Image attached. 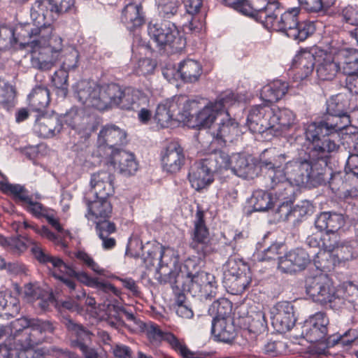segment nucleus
I'll list each match as a JSON object with an SVG mask.
<instances>
[{
    "instance_id": "obj_1",
    "label": "nucleus",
    "mask_w": 358,
    "mask_h": 358,
    "mask_svg": "<svg viewBox=\"0 0 358 358\" xmlns=\"http://www.w3.org/2000/svg\"><path fill=\"white\" fill-rule=\"evenodd\" d=\"M260 167L267 180V187L274 191L280 200L290 201L294 194V186L307 184L312 175L313 162L316 159H295L288 161V156L275 148L264 151Z\"/></svg>"
},
{
    "instance_id": "obj_2",
    "label": "nucleus",
    "mask_w": 358,
    "mask_h": 358,
    "mask_svg": "<svg viewBox=\"0 0 358 358\" xmlns=\"http://www.w3.org/2000/svg\"><path fill=\"white\" fill-rule=\"evenodd\" d=\"M78 100L87 107L105 110L114 106L125 110L134 108L138 92L122 90L116 84L99 85L93 81L80 80L74 86Z\"/></svg>"
},
{
    "instance_id": "obj_3",
    "label": "nucleus",
    "mask_w": 358,
    "mask_h": 358,
    "mask_svg": "<svg viewBox=\"0 0 358 358\" xmlns=\"http://www.w3.org/2000/svg\"><path fill=\"white\" fill-rule=\"evenodd\" d=\"M75 0H36L31 9V17L34 22L36 28L24 30L27 35L20 33L21 37L25 41L26 38L31 41H24L34 48H47L46 52H52L53 50L47 47L49 45L50 35L52 31L51 24L59 15L69 12L74 6Z\"/></svg>"
},
{
    "instance_id": "obj_4",
    "label": "nucleus",
    "mask_w": 358,
    "mask_h": 358,
    "mask_svg": "<svg viewBox=\"0 0 358 358\" xmlns=\"http://www.w3.org/2000/svg\"><path fill=\"white\" fill-rule=\"evenodd\" d=\"M143 246L142 250L144 256L143 260L147 267H156L155 278L160 283H174L180 277L182 266L174 252L171 249H165L162 245H154L147 250Z\"/></svg>"
},
{
    "instance_id": "obj_5",
    "label": "nucleus",
    "mask_w": 358,
    "mask_h": 358,
    "mask_svg": "<svg viewBox=\"0 0 358 358\" xmlns=\"http://www.w3.org/2000/svg\"><path fill=\"white\" fill-rule=\"evenodd\" d=\"M324 120L317 122L308 123L305 126V136L306 141L310 142L312 148L309 152V157L313 159L324 160L331 152L338 150L340 145L338 141L332 138L330 134H327Z\"/></svg>"
},
{
    "instance_id": "obj_6",
    "label": "nucleus",
    "mask_w": 358,
    "mask_h": 358,
    "mask_svg": "<svg viewBox=\"0 0 358 358\" xmlns=\"http://www.w3.org/2000/svg\"><path fill=\"white\" fill-rule=\"evenodd\" d=\"M34 254L41 264H50L55 268L58 269L64 273L67 274L70 277H74L82 283L98 289V291L105 294H113L114 296H119L120 292L108 282H99L97 278L90 277L85 272H76L71 266L65 264L63 260L59 257L51 256L50 255H45L41 249L36 246L32 249Z\"/></svg>"
},
{
    "instance_id": "obj_7",
    "label": "nucleus",
    "mask_w": 358,
    "mask_h": 358,
    "mask_svg": "<svg viewBox=\"0 0 358 358\" xmlns=\"http://www.w3.org/2000/svg\"><path fill=\"white\" fill-rule=\"evenodd\" d=\"M306 291L312 299L322 305L329 304L335 310L343 308L344 299L336 291L331 280L324 273L308 276L306 279Z\"/></svg>"
},
{
    "instance_id": "obj_8",
    "label": "nucleus",
    "mask_w": 358,
    "mask_h": 358,
    "mask_svg": "<svg viewBox=\"0 0 358 358\" xmlns=\"http://www.w3.org/2000/svg\"><path fill=\"white\" fill-rule=\"evenodd\" d=\"M299 13L298 8L287 10L275 22L272 30L282 31L294 40L303 41L314 33L315 28L313 22H299Z\"/></svg>"
},
{
    "instance_id": "obj_9",
    "label": "nucleus",
    "mask_w": 358,
    "mask_h": 358,
    "mask_svg": "<svg viewBox=\"0 0 358 358\" xmlns=\"http://www.w3.org/2000/svg\"><path fill=\"white\" fill-rule=\"evenodd\" d=\"M235 94L231 92H226L221 94L215 102H210L200 110L192 120V127L210 128L215 120H217L224 109L233 106L236 102Z\"/></svg>"
},
{
    "instance_id": "obj_10",
    "label": "nucleus",
    "mask_w": 358,
    "mask_h": 358,
    "mask_svg": "<svg viewBox=\"0 0 358 358\" xmlns=\"http://www.w3.org/2000/svg\"><path fill=\"white\" fill-rule=\"evenodd\" d=\"M148 32L150 38L160 48L169 45L178 50L185 45V39L180 36L175 24L169 21L150 22L148 25Z\"/></svg>"
},
{
    "instance_id": "obj_11",
    "label": "nucleus",
    "mask_w": 358,
    "mask_h": 358,
    "mask_svg": "<svg viewBox=\"0 0 358 358\" xmlns=\"http://www.w3.org/2000/svg\"><path fill=\"white\" fill-rule=\"evenodd\" d=\"M194 266V262L187 260L183 266V269L182 268L186 275L187 282L189 283L188 291L193 295H200L206 299H211L215 297L216 287L214 276L204 271H196L193 273L189 269Z\"/></svg>"
},
{
    "instance_id": "obj_12",
    "label": "nucleus",
    "mask_w": 358,
    "mask_h": 358,
    "mask_svg": "<svg viewBox=\"0 0 358 358\" xmlns=\"http://www.w3.org/2000/svg\"><path fill=\"white\" fill-rule=\"evenodd\" d=\"M279 13L278 2H268V0H249L241 12L255 18L268 29H272Z\"/></svg>"
},
{
    "instance_id": "obj_13",
    "label": "nucleus",
    "mask_w": 358,
    "mask_h": 358,
    "mask_svg": "<svg viewBox=\"0 0 358 358\" xmlns=\"http://www.w3.org/2000/svg\"><path fill=\"white\" fill-rule=\"evenodd\" d=\"M32 319L21 317L10 322L7 327V331L10 330V334L14 340V348L3 344L0 345V358H27L25 352L19 348L17 340L22 338V334L27 330L31 329Z\"/></svg>"
},
{
    "instance_id": "obj_14",
    "label": "nucleus",
    "mask_w": 358,
    "mask_h": 358,
    "mask_svg": "<svg viewBox=\"0 0 358 358\" xmlns=\"http://www.w3.org/2000/svg\"><path fill=\"white\" fill-rule=\"evenodd\" d=\"M203 217V212L198 210L196 213L195 220L194 222V228L190 243L191 248H192L200 257H204L213 251L208 229L206 226Z\"/></svg>"
},
{
    "instance_id": "obj_15",
    "label": "nucleus",
    "mask_w": 358,
    "mask_h": 358,
    "mask_svg": "<svg viewBox=\"0 0 358 358\" xmlns=\"http://www.w3.org/2000/svg\"><path fill=\"white\" fill-rule=\"evenodd\" d=\"M220 115L210 133L220 143H233L241 134L238 123L231 117L227 108Z\"/></svg>"
},
{
    "instance_id": "obj_16",
    "label": "nucleus",
    "mask_w": 358,
    "mask_h": 358,
    "mask_svg": "<svg viewBox=\"0 0 358 358\" xmlns=\"http://www.w3.org/2000/svg\"><path fill=\"white\" fill-rule=\"evenodd\" d=\"M53 324L49 321L32 319L31 329L27 330L22 338L17 340V345L22 350H29L41 344L44 340L43 334L52 333Z\"/></svg>"
},
{
    "instance_id": "obj_17",
    "label": "nucleus",
    "mask_w": 358,
    "mask_h": 358,
    "mask_svg": "<svg viewBox=\"0 0 358 358\" xmlns=\"http://www.w3.org/2000/svg\"><path fill=\"white\" fill-rule=\"evenodd\" d=\"M127 143V134L125 131L115 124H107L100 130L97 145L103 150L109 149L112 153L118 150V146Z\"/></svg>"
},
{
    "instance_id": "obj_18",
    "label": "nucleus",
    "mask_w": 358,
    "mask_h": 358,
    "mask_svg": "<svg viewBox=\"0 0 358 358\" xmlns=\"http://www.w3.org/2000/svg\"><path fill=\"white\" fill-rule=\"evenodd\" d=\"M273 108L268 106L257 105L251 108L247 117V124L253 133H262L271 129Z\"/></svg>"
},
{
    "instance_id": "obj_19",
    "label": "nucleus",
    "mask_w": 358,
    "mask_h": 358,
    "mask_svg": "<svg viewBox=\"0 0 358 358\" xmlns=\"http://www.w3.org/2000/svg\"><path fill=\"white\" fill-rule=\"evenodd\" d=\"M272 324L278 331H289L295 324L293 305L287 301L278 302L272 311Z\"/></svg>"
},
{
    "instance_id": "obj_20",
    "label": "nucleus",
    "mask_w": 358,
    "mask_h": 358,
    "mask_svg": "<svg viewBox=\"0 0 358 358\" xmlns=\"http://www.w3.org/2000/svg\"><path fill=\"white\" fill-rule=\"evenodd\" d=\"M316 73L320 80H331L341 70L340 63L331 52L316 50Z\"/></svg>"
},
{
    "instance_id": "obj_21",
    "label": "nucleus",
    "mask_w": 358,
    "mask_h": 358,
    "mask_svg": "<svg viewBox=\"0 0 358 358\" xmlns=\"http://www.w3.org/2000/svg\"><path fill=\"white\" fill-rule=\"evenodd\" d=\"M329 319L322 312L316 313L305 322L303 332L311 343H316L325 338L327 335Z\"/></svg>"
},
{
    "instance_id": "obj_22",
    "label": "nucleus",
    "mask_w": 358,
    "mask_h": 358,
    "mask_svg": "<svg viewBox=\"0 0 358 358\" xmlns=\"http://www.w3.org/2000/svg\"><path fill=\"white\" fill-rule=\"evenodd\" d=\"M185 160L184 150L179 143H169L162 157L164 170L169 173H176L180 171Z\"/></svg>"
},
{
    "instance_id": "obj_23",
    "label": "nucleus",
    "mask_w": 358,
    "mask_h": 358,
    "mask_svg": "<svg viewBox=\"0 0 358 358\" xmlns=\"http://www.w3.org/2000/svg\"><path fill=\"white\" fill-rule=\"evenodd\" d=\"M87 208L85 217L98 226L101 222H111L109 218L111 216L113 207L108 198H96L94 201L86 200Z\"/></svg>"
},
{
    "instance_id": "obj_24",
    "label": "nucleus",
    "mask_w": 358,
    "mask_h": 358,
    "mask_svg": "<svg viewBox=\"0 0 358 358\" xmlns=\"http://www.w3.org/2000/svg\"><path fill=\"white\" fill-rule=\"evenodd\" d=\"M188 177L193 188L196 190L203 189L213 181L212 167L204 159L191 166Z\"/></svg>"
},
{
    "instance_id": "obj_25",
    "label": "nucleus",
    "mask_w": 358,
    "mask_h": 358,
    "mask_svg": "<svg viewBox=\"0 0 358 358\" xmlns=\"http://www.w3.org/2000/svg\"><path fill=\"white\" fill-rule=\"evenodd\" d=\"M91 190L96 198H108L114 193L113 176L108 171H99L91 176Z\"/></svg>"
},
{
    "instance_id": "obj_26",
    "label": "nucleus",
    "mask_w": 358,
    "mask_h": 358,
    "mask_svg": "<svg viewBox=\"0 0 358 358\" xmlns=\"http://www.w3.org/2000/svg\"><path fill=\"white\" fill-rule=\"evenodd\" d=\"M0 245L6 248L8 251L15 255H20L27 250L28 247H31V252L36 260L37 258L32 251V249L34 248V246L39 248L45 255H50L45 251V250L39 243L22 236H13L9 238H6L5 237L0 235Z\"/></svg>"
},
{
    "instance_id": "obj_27",
    "label": "nucleus",
    "mask_w": 358,
    "mask_h": 358,
    "mask_svg": "<svg viewBox=\"0 0 358 358\" xmlns=\"http://www.w3.org/2000/svg\"><path fill=\"white\" fill-rule=\"evenodd\" d=\"M324 121V126H326L327 134H330L333 138L336 133L339 131L344 129H349L350 133L357 136V129L356 127H351V116L350 113L346 115L341 114H327L325 117L323 119Z\"/></svg>"
},
{
    "instance_id": "obj_28",
    "label": "nucleus",
    "mask_w": 358,
    "mask_h": 358,
    "mask_svg": "<svg viewBox=\"0 0 358 358\" xmlns=\"http://www.w3.org/2000/svg\"><path fill=\"white\" fill-rule=\"evenodd\" d=\"M111 163L125 176L135 174L138 169L134 155L123 150H117L112 153Z\"/></svg>"
},
{
    "instance_id": "obj_29",
    "label": "nucleus",
    "mask_w": 358,
    "mask_h": 358,
    "mask_svg": "<svg viewBox=\"0 0 358 358\" xmlns=\"http://www.w3.org/2000/svg\"><path fill=\"white\" fill-rule=\"evenodd\" d=\"M211 331L217 341L226 343H231L236 336L232 318L213 319Z\"/></svg>"
},
{
    "instance_id": "obj_30",
    "label": "nucleus",
    "mask_w": 358,
    "mask_h": 358,
    "mask_svg": "<svg viewBox=\"0 0 358 358\" xmlns=\"http://www.w3.org/2000/svg\"><path fill=\"white\" fill-rule=\"evenodd\" d=\"M316 62V50L314 53L303 51L294 58L296 73L294 78L299 80L306 79L313 71Z\"/></svg>"
},
{
    "instance_id": "obj_31",
    "label": "nucleus",
    "mask_w": 358,
    "mask_h": 358,
    "mask_svg": "<svg viewBox=\"0 0 358 358\" xmlns=\"http://www.w3.org/2000/svg\"><path fill=\"white\" fill-rule=\"evenodd\" d=\"M28 106L31 111L43 114L50 103V92L44 86H38L28 95Z\"/></svg>"
},
{
    "instance_id": "obj_32",
    "label": "nucleus",
    "mask_w": 358,
    "mask_h": 358,
    "mask_svg": "<svg viewBox=\"0 0 358 358\" xmlns=\"http://www.w3.org/2000/svg\"><path fill=\"white\" fill-rule=\"evenodd\" d=\"M62 124L57 115L42 116L36 120V132L43 138L52 137L62 130Z\"/></svg>"
},
{
    "instance_id": "obj_33",
    "label": "nucleus",
    "mask_w": 358,
    "mask_h": 358,
    "mask_svg": "<svg viewBox=\"0 0 358 358\" xmlns=\"http://www.w3.org/2000/svg\"><path fill=\"white\" fill-rule=\"evenodd\" d=\"M344 223L345 220L341 214L323 212L317 217L315 226L320 231L336 232Z\"/></svg>"
},
{
    "instance_id": "obj_34",
    "label": "nucleus",
    "mask_w": 358,
    "mask_h": 358,
    "mask_svg": "<svg viewBox=\"0 0 358 358\" xmlns=\"http://www.w3.org/2000/svg\"><path fill=\"white\" fill-rule=\"evenodd\" d=\"M121 20L130 31L140 27L144 23L141 6L133 3H128L122 10Z\"/></svg>"
},
{
    "instance_id": "obj_35",
    "label": "nucleus",
    "mask_w": 358,
    "mask_h": 358,
    "mask_svg": "<svg viewBox=\"0 0 358 358\" xmlns=\"http://www.w3.org/2000/svg\"><path fill=\"white\" fill-rule=\"evenodd\" d=\"M271 129L285 131L296 124V116L289 109L273 108L271 117Z\"/></svg>"
},
{
    "instance_id": "obj_36",
    "label": "nucleus",
    "mask_w": 358,
    "mask_h": 358,
    "mask_svg": "<svg viewBox=\"0 0 358 358\" xmlns=\"http://www.w3.org/2000/svg\"><path fill=\"white\" fill-rule=\"evenodd\" d=\"M178 72L183 81L195 83L199 80L203 70L199 62L187 59L180 63Z\"/></svg>"
},
{
    "instance_id": "obj_37",
    "label": "nucleus",
    "mask_w": 358,
    "mask_h": 358,
    "mask_svg": "<svg viewBox=\"0 0 358 358\" xmlns=\"http://www.w3.org/2000/svg\"><path fill=\"white\" fill-rule=\"evenodd\" d=\"M339 56L343 59L342 70L348 76V80L358 79V50L345 49L341 52Z\"/></svg>"
},
{
    "instance_id": "obj_38",
    "label": "nucleus",
    "mask_w": 358,
    "mask_h": 358,
    "mask_svg": "<svg viewBox=\"0 0 358 358\" xmlns=\"http://www.w3.org/2000/svg\"><path fill=\"white\" fill-rule=\"evenodd\" d=\"M176 112L174 99L166 100L158 105L154 118L162 127H169Z\"/></svg>"
},
{
    "instance_id": "obj_39",
    "label": "nucleus",
    "mask_w": 358,
    "mask_h": 358,
    "mask_svg": "<svg viewBox=\"0 0 358 358\" xmlns=\"http://www.w3.org/2000/svg\"><path fill=\"white\" fill-rule=\"evenodd\" d=\"M288 85L281 80H275L264 86L261 91L262 99L268 103L276 102L287 93Z\"/></svg>"
},
{
    "instance_id": "obj_40",
    "label": "nucleus",
    "mask_w": 358,
    "mask_h": 358,
    "mask_svg": "<svg viewBox=\"0 0 358 358\" xmlns=\"http://www.w3.org/2000/svg\"><path fill=\"white\" fill-rule=\"evenodd\" d=\"M230 169L232 173L241 178H252L254 174V166L248 162V159L240 154L231 155Z\"/></svg>"
},
{
    "instance_id": "obj_41",
    "label": "nucleus",
    "mask_w": 358,
    "mask_h": 358,
    "mask_svg": "<svg viewBox=\"0 0 358 358\" xmlns=\"http://www.w3.org/2000/svg\"><path fill=\"white\" fill-rule=\"evenodd\" d=\"M356 243L354 241H340L338 245L332 252L334 261L338 265L345 264L358 257V250L355 248Z\"/></svg>"
},
{
    "instance_id": "obj_42",
    "label": "nucleus",
    "mask_w": 358,
    "mask_h": 358,
    "mask_svg": "<svg viewBox=\"0 0 358 358\" xmlns=\"http://www.w3.org/2000/svg\"><path fill=\"white\" fill-rule=\"evenodd\" d=\"M176 103L178 113L181 115L184 119L192 122L195 115L193 113L196 112L199 108V103L195 100H190L185 95H180L173 98Z\"/></svg>"
},
{
    "instance_id": "obj_43",
    "label": "nucleus",
    "mask_w": 358,
    "mask_h": 358,
    "mask_svg": "<svg viewBox=\"0 0 358 358\" xmlns=\"http://www.w3.org/2000/svg\"><path fill=\"white\" fill-rule=\"evenodd\" d=\"M350 108V99L343 94L331 97L327 103V114H349Z\"/></svg>"
},
{
    "instance_id": "obj_44",
    "label": "nucleus",
    "mask_w": 358,
    "mask_h": 358,
    "mask_svg": "<svg viewBox=\"0 0 358 358\" xmlns=\"http://www.w3.org/2000/svg\"><path fill=\"white\" fill-rule=\"evenodd\" d=\"M96 230L99 238L102 241L101 245L104 250H111L115 246V239L110 236L116 230L113 222H101L96 226Z\"/></svg>"
},
{
    "instance_id": "obj_45",
    "label": "nucleus",
    "mask_w": 358,
    "mask_h": 358,
    "mask_svg": "<svg viewBox=\"0 0 358 358\" xmlns=\"http://www.w3.org/2000/svg\"><path fill=\"white\" fill-rule=\"evenodd\" d=\"M339 295L344 299L343 308L349 310H358V287L352 283L347 284L343 288L338 289Z\"/></svg>"
},
{
    "instance_id": "obj_46",
    "label": "nucleus",
    "mask_w": 358,
    "mask_h": 358,
    "mask_svg": "<svg viewBox=\"0 0 358 358\" xmlns=\"http://www.w3.org/2000/svg\"><path fill=\"white\" fill-rule=\"evenodd\" d=\"M63 322L68 330L77 338L76 340L72 341V345L73 346L77 347L76 341H80L85 343L91 341L92 334L83 326L75 323L72 320L68 317H64Z\"/></svg>"
},
{
    "instance_id": "obj_47",
    "label": "nucleus",
    "mask_w": 358,
    "mask_h": 358,
    "mask_svg": "<svg viewBox=\"0 0 358 358\" xmlns=\"http://www.w3.org/2000/svg\"><path fill=\"white\" fill-rule=\"evenodd\" d=\"M5 311V315L15 317L20 312L18 299L9 293L0 292V312Z\"/></svg>"
},
{
    "instance_id": "obj_48",
    "label": "nucleus",
    "mask_w": 358,
    "mask_h": 358,
    "mask_svg": "<svg viewBox=\"0 0 358 358\" xmlns=\"http://www.w3.org/2000/svg\"><path fill=\"white\" fill-rule=\"evenodd\" d=\"M205 159L212 167L213 172H222L223 170L230 169L231 155L224 152H216Z\"/></svg>"
},
{
    "instance_id": "obj_49",
    "label": "nucleus",
    "mask_w": 358,
    "mask_h": 358,
    "mask_svg": "<svg viewBox=\"0 0 358 358\" xmlns=\"http://www.w3.org/2000/svg\"><path fill=\"white\" fill-rule=\"evenodd\" d=\"M313 262L317 269L323 271H330L332 267L338 265L332 252L321 249L315 255Z\"/></svg>"
},
{
    "instance_id": "obj_50",
    "label": "nucleus",
    "mask_w": 358,
    "mask_h": 358,
    "mask_svg": "<svg viewBox=\"0 0 358 358\" xmlns=\"http://www.w3.org/2000/svg\"><path fill=\"white\" fill-rule=\"evenodd\" d=\"M231 309V303L228 299L222 298L213 303L209 311L215 315L213 319L231 318L230 316Z\"/></svg>"
},
{
    "instance_id": "obj_51",
    "label": "nucleus",
    "mask_w": 358,
    "mask_h": 358,
    "mask_svg": "<svg viewBox=\"0 0 358 358\" xmlns=\"http://www.w3.org/2000/svg\"><path fill=\"white\" fill-rule=\"evenodd\" d=\"M251 203L255 211H265L273 205L271 194L262 190L253 194Z\"/></svg>"
},
{
    "instance_id": "obj_52",
    "label": "nucleus",
    "mask_w": 358,
    "mask_h": 358,
    "mask_svg": "<svg viewBox=\"0 0 358 358\" xmlns=\"http://www.w3.org/2000/svg\"><path fill=\"white\" fill-rule=\"evenodd\" d=\"M248 271H250L249 268L242 260L230 257L225 264V278L235 277L240 275V273H245Z\"/></svg>"
},
{
    "instance_id": "obj_53",
    "label": "nucleus",
    "mask_w": 358,
    "mask_h": 358,
    "mask_svg": "<svg viewBox=\"0 0 358 358\" xmlns=\"http://www.w3.org/2000/svg\"><path fill=\"white\" fill-rule=\"evenodd\" d=\"M229 287L236 293H242L250 285L252 278L250 271L245 273H240V275L229 278Z\"/></svg>"
},
{
    "instance_id": "obj_54",
    "label": "nucleus",
    "mask_w": 358,
    "mask_h": 358,
    "mask_svg": "<svg viewBox=\"0 0 358 358\" xmlns=\"http://www.w3.org/2000/svg\"><path fill=\"white\" fill-rule=\"evenodd\" d=\"M0 189L6 193L13 194L15 199L17 201H22L23 203L29 201L30 197L28 196L26 189L20 185L0 182Z\"/></svg>"
},
{
    "instance_id": "obj_55",
    "label": "nucleus",
    "mask_w": 358,
    "mask_h": 358,
    "mask_svg": "<svg viewBox=\"0 0 358 358\" xmlns=\"http://www.w3.org/2000/svg\"><path fill=\"white\" fill-rule=\"evenodd\" d=\"M165 341L184 358H193V353L187 348L183 341L178 339L172 333H167L165 336Z\"/></svg>"
},
{
    "instance_id": "obj_56",
    "label": "nucleus",
    "mask_w": 358,
    "mask_h": 358,
    "mask_svg": "<svg viewBox=\"0 0 358 358\" xmlns=\"http://www.w3.org/2000/svg\"><path fill=\"white\" fill-rule=\"evenodd\" d=\"M159 11L164 17L175 15L180 8V0H157Z\"/></svg>"
},
{
    "instance_id": "obj_57",
    "label": "nucleus",
    "mask_w": 358,
    "mask_h": 358,
    "mask_svg": "<svg viewBox=\"0 0 358 358\" xmlns=\"http://www.w3.org/2000/svg\"><path fill=\"white\" fill-rule=\"evenodd\" d=\"M289 252L297 271L305 268L310 262V255L303 249L297 248Z\"/></svg>"
},
{
    "instance_id": "obj_58",
    "label": "nucleus",
    "mask_w": 358,
    "mask_h": 358,
    "mask_svg": "<svg viewBox=\"0 0 358 358\" xmlns=\"http://www.w3.org/2000/svg\"><path fill=\"white\" fill-rule=\"evenodd\" d=\"M15 93L13 86L0 78V104L8 106L14 99Z\"/></svg>"
},
{
    "instance_id": "obj_59",
    "label": "nucleus",
    "mask_w": 358,
    "mask_h": 358,
    "mask_svg": "<svg viewBox=\"0 0 358 358\" xmlns=\"http://www.w3.org/2000/svg\"><path fill=\"white\" fill-rule=\"evenodd\" d=\"M264 351L271 357L283 355L287 352V345L282 341H269L265 345Z\"/></svg>"
},
{
    "instance_id": "obj_60",
    "label": "nucleus",
    "mask_w": 358,
    "mask_h": 358,
    "mask_svg": "<svg viewBox=\"0 0 358 358\" xmlns=\"http://www.w3.org/2000/svg\"><path fill=\"white\" fill-rule=\"evenodd\" d=\"M75 257L84 265L92 270L94 273L101 275L104 270L94 260L92 257L84 250H78L75 253Z\"/></svg>"
},
{
    "instance_id": "obj_61",
    "label": "nucleus",
    "mask_w": 358,
    "mask_h": 358,
    "mask_svg": "<svg viewBox=\"0 0 358 358\" xmlns=\"http://www.w3.org/2000/svg\"><path fill=\"white\" fill-rule=\"evenodd\" d=\"M68 77V71L62 68L55 71L52 77V82L53 85L56 87L61 89L64 94L67 92Z\"/></svg>"
},
{
    "instance_id": "obj_62",
    "label": "nucleus",
    "mask_w": 358,
    "mask_h": 358,
    "mask_svg": "<svg viewBox=\"0 0 358 358\" xmlns=\"http://www.w3.org/2000/svg\"><path fill=\"white\" fill-rule=\"evenodd\" d=\"M156 63L150 58H143L138 60L135 66V72L139 76H146L153 73Z\"/></svg>"
},
{
    "instance_id": "obj_63",
    "label": "nucleus",
    "mask_w": 358,
    "mask_h": 358,
    "mask_svg": "<svg viewBox=\"0 0 358 358\" xmlns=\"http://www.w3.org/2000/svg\"><path fill=\"white\" fill-rule=\"evenodd\" d=\"M358 338V333L355 329H350L343 334L333 338L329 342L334 344L340 345L342 347L350 346Z\"/></svg>"
},
{
    "instance_id": "obj_64",
    "label": "nucleus",
    "mask_w": 358,
    "mask_h": 358,
    "mask_svg": "<svg viewBox=\"0 0 358 358\" xmlns=\"http://www.w3.org/2000/svg\"><path fill=\"white\" fill-rule=\"evenodd\" d=\"M325 231L324 234H322V242L321 250L332 252L340 241L338 239L336 232Z\"/></svg>"
}]
</instances>
